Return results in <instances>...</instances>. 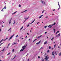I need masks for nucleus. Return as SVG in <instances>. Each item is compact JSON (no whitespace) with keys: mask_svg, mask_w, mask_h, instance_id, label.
Wrapping results in <instances>:
<instances>
[{"mask_svg":"<svg viewBox=\"0 0 61 61\" xmlns=\"http://www.w3.org/2000/svg\"><path fill=\"white\" fill-rule=\"evenodd\" d=\"M26 47V46H22V48H23V49H21V50L20 51V52H21V51H23L25 49V48Z\"/></svg>","mask_w":61,"mask_h":61,"instance_id":"1","label":"nucleus"},{"mask_svg":"<svg viewBox=\"0 0 61 61\" xmlns=\"http://www.w3.org/2000/svg\"><path fill=\"white\" fill-rule=\"evenodd\" d=\"M47 55L46 56L45 58V60H46V61L48 59V58H49V57Z\"/></svg>","mask_w":61,"mask_h":61,"instance_id":"2","label":"nucleus"},{"mask_svg":"<svg viewBox=\"0 0 61 61\" xmlns=\"http://www.w3.org/2000/svg\"><path fill=\"white\" fill-rule=\"evenodd\" d=\"M41 2H42L41 3L43 4V5H46V3L45 2H44V1H41Z\"/></svg>","mask_w":61,"mask_h":61,"instance_id":"3","label":"nucleus"},{"mask_svg":"<svg viewBox=\"0 0 61 61\" xmlns=\"http://www.w3.org/2000/svg\"><path fill=\"white\" fill-rule=\"evenodd\" d=\"M3 22V21L2 20H0V25H1Z\"/></svg>","mask_w":61,"mask_h":61,"instance_id":"4","label":"nucleus"},{"mask_svg":"<svg viewBox=\"0 0 61 61\" xmlns=\"http://www.w3.org/2000/svg\"><path fill=\"white\" fill-rule=\"evenodd\" d=\"M14 36V35H12L10 37V39H12V38L13 36Z\"/></svg>","mask_w":61,"mask_h":61,"instance_id":"5","label":"nucleus"},{"mask_svg":"<svg viewBox=\"0 0 61 61\" xmlns=\"http://www.w3.org/2000/svg\"><path fill=\"white\" fill-rule=\"evenodd\" d=\"M50 28H51L52 27V25H50L48 26V27H49Z\"/></svg>","mask_w":61,"mask_h":61,"instance_id":"6","label":"nucleus"},{"mask_svg":"<svg viewBox=\"0 0 61 61\" xmlns=\"http://www.w3.org/2000/svg\"><path fill=\"white\" fill-rule=\"evenodd\" d=\"M42 36V35H41L37 37H36L38 39V38H40V37H41V36Z\"/></svg>","mask_w":61,"mask_h":61,"instance_id":"7","label":"nucleus"},{"mask_svg":"<svg viewBox=\"0 0 61 61\" xmlns=\"http://www.w3.org/2000/svg\"><path fill=\"white\" fill-rule=\"evenodd\" d=\"M60 36V33H59L58 35H57L56 36Z\"/></svg>","mask_w":61,"mask_h":61,"instance_id":"8","label":"nucleus"},{"mask_svg":"<svg viewBox=\"0 0 61 61\" xmlns=\"http://www.w3.org/2000/svg\"><path fill=\"white\" fill-rule=\"evenodd\" d=\"M6 5H5V6L3 8V9H6Z\"/></svg>","mask_w":61,"mask_h":61,"instance_id":"9","label":"nucleus"},{"mask_svg":"<svg viewBox=\"0 0 61 61\" xmlns=\"http://www.w3.org/2000/svg\"><path fill=\"white\" fill-rule=\"evenodd\" d=\"M4 40V39H3L2 40H1V41L0 42V44H1V42Z\"/></svg>","mask_w":61,"mask_h":61,"instance_id":"10","label":"nucleus"},{"mask_svg":"<svg viewBox=\"0 0 61 61\" xmlns=\"http://www.w3.org/2000/svg\"><path fill=\"white\" fill-rule=\"evenodd\" d=\"M27 11V10H25L24 11L22 12L21 13H24V12H26V11Z\"/></svg>","mask_w":61,"mask_h":61,"instance_id":"11","label":"nucleus"},{"mask_svg":"<svg viewBox=\"0 0 61 61\" xmlns=\"http://www.w3.org/2000/svg\"><path fill=\"white\" fill-rule=\"evenodd\" d=\"M17 12V11H16V12H14V13H13L12 14V15H14V14H15V13H16Z\"/></svg>","mask_w":61,"mask_h":61,"instance_id":"12","label":"nucleus"},{"mask_svg":"<svg viewBox=\"0 0 61 61\" xmlns=\"http://www.w3.org/2000/svg\"><path fill=\"white\" fill-rule=\"evenodd\" d=\"M46 43H47V41H45V42L44 43V45H45V44H46Z\"/></svg>","mask_w":61,"mask_h":61,"instance_id":"13","label":"nucleus"},{"mask_svg":"<svg viewBox=\"0 0 61 61\" xmlns=\"http://www.w3.org/2000/svg\"><path fill=\"white\" fill-rule=\"evenodd\" d=\"M52 56H53L54 55H55L54 54V51H53L52 52Z\"/></svg>","mask_w":61,"mask_h":61,"instance_id":"14","label":"nucleus"},{"mask_svg":"<svg viewBox=\"0 0 61 61\" xmlns=\"http://www.w3.org/2000/svg\"><path fill=\"white\" fill-rule=\"evenodd\" d=\"M54 30V32L55 33V30H56V29H53Z\"/></svg>","mask_w":61,"mask_h":61,"instance_id":"15","label":"nucleus"},{"mask_svg":"<svg viewBox=\"0 0 61 61\" xmlns=\"http://www.w3.org/2000/svg\"><path fill=\"white\" fill-rule=\"evenodd\" d=\"M11 20L9 21V25H10V24L11 23Z\"/></svg>","mask_w":61,"mask_h":61,"instance_id":"16","label":"nucleus"},{"mask_svg":"<svg viewBox=\"0 0 61 61\" xmlns=\"http://www.w3.org/2000/svg\"><path fill=\"white\" fill-rule=\"evenodd\" d=\"M14 23H13V24H15V20H14Z\"/></svg>","mask_w":61,"mask_h":61,"instance_id":"17","label":"nucleus"},{"mask_svg":"<svg viewBox=\"0 0 61 61\" xmlns=\"http://www.w3.org/2000/svg\"><path fill=\"white\" fill-rule=\"evenodd\" d=\"M61 52H60V53H59V56H61Z\"/></svg>","mask_w":61,"mask_h":61,"instance_id":"18","label":"nucleus"},{"mask_svg":"<svg viewBox=\"0 0 61 61\" xmlns=\"http://www.w3.org/2000/svg\"><path fill=\"white\" fill-rule=\"evenodd\" d=\"M8 39V38H6L4 40V41H5L6 40V39Z\"/></svg>","mask_w":61,"mask_h":61,"instance_id":"19","label":"nucleus"},{"mask_svg":"<svg viewBox=\"0 0 61 61\" xmlns=\"http://www.w3.org/2000/svg\"><path fill=\"white\" fill-rule=\"evenodd\" d=\"M23 27L22 26V28H21L20 30V31H21V30H22V29H23Z\"/></svg>","mask_w":61,"mask_h":61,"instance_id":"20","label":"nucleus"},{"mask_svg":"<svg viewBox=\"0 0 61 61\" xmlns=\"http://www.w3.org/2000/svg\"><path fill=\"white\" fill-rule=\"evenodd\" d=\"M40 43V42H38V43H36V45H38Z\"/></svg>","mask_w":61,"mask_h":61,"instance_id":"21","label":"nucleus"},{"mask_svg":"<svg viewBox=\"0 0 61 61\" xmlns=\"http://www.w3.org/2000/svg\"><path fill=\"white\" fill-rule=\"evenodd\" d=\"M30 24V23L28 24V25L27 26V27H28V26H29Z\"/></svg>","mask_w":61,"mask_h":61,"instance_id":"22","label":"nucleus"},{"mask_svg":"<svg viewBox=\"0 0 61 61\" xmlns=\"http://www.w3.org/2000/svg\"><path fill=\"white\" fill-rule=\"evenodd\" d=\"M47 27V26H44V27L45 28H46V27Z\"/></svg>","mask_w":61,"mask_h":61,"instance_id":"23","label":"nucleus"},{"mask_svg":"<svg viewBox=\"0 0 61 61\" xmlns=\"http://www.w3.org/2000/svg\"><path fill=\"white\" fill-rule=\"evenodd\" d=\"M16 43L14 42V44H13V45H16Z\"/></svg>","mask_w":61,"mask_h":61,"instance_id":"24","label":"nucleus"},{"mask_svg":"<svg viewBox=\"0 0 61 61\" xmlns=\"http://www.w3.org/2000/svg\"><path fill=\"white\" fill-rule=\"evenodd\" d=\"M41 17H42L41 16L39 17V18H40H40H41Z\"/></svg>","mask_w":61,"mask_h":61,"instance_id":"25","label":"nucleus"},{"mask_svg":"<svg viewBox=\"0 0 61 61\" xmlns=\"http://www.w3.org/2000/svg\"><path fill=\"white\" fill-rule=\"evenodd\" d=\"M44 11H45V10H43L42 11V13L43 14V13H44Z\"/></svg>","mask_w":61,"mask_h":61,"instance_id":"26","label":"nucleus"},{"mask_svg":"<svg viewBox=\"0 0 61 61\" xmlns=\"http://www.w3.org/2000/svg\"><path fill=\"white\" fill-rule=\"evenodd\" d=\"M58 5H59V7H60V5H59V2H58Z\"/></svg>","mask_w":61,"mask_h":61,"instance_id":"27","label":"nucleus"},{"mask_svg":"<svg viewBox=\"0 0 61 61\" xmlns=\"http://www.w3.org/2000/svg\"><path fill=\"white\" fill-rule=\"evenodd\" d=\"M56 45L55 44L54 45V48H55V47H56Z\"/></svg>","mask_w":61,"mask_h":61,"instance_id":"28","label":"nucleus"},{"mask_svg":"<svg viewBox=\"0 0 61 61\" xmlns=\"http://www.w3.org/2000/svg\"><path fill=\"white\" fill-rule=\"evenodd\" d=\"M49 50H48L47 51V53H49Z\"/></svg>","mask_w":61,"mask_h":61,"instance_id":"29","label":"nucleus"},{"mask_svg":"<svg viewBox=\"0 0 61 61\" xmlns=\"http://www.w3.org/2000/svg\"><path fill=\"white\" fill-rule=\"evenodd\" d=\"M38 59H39L40 58V56H38Z\"/></svg>","mask_w":61,"mask_h":61,"instance_id":"30","label":"nucleus"},{"mask_svg":"<svg viewBox=\"0 0 61 61\" xmlns=\"http://www.w3.org/2000/svg\"><path fill=\"white\" fill-rule=\"evenodd\" d=\"M35 19L34 20H33V21H32V22L33 23V22L35 21Z\"/></svg>","mask_w":61,"mask_h":61,"instance_id":"31","label":"nucleus"},{"mask_svg":"<svg viewBox=\"0 0 61 61\" xmlns=\"http://www.w3.org/2000/svg\"><path fill=\"white\" fill-rule=\"evenodd\" d=\"M37 40V39H35L33 41V42H35V41L36 40Z\"/></svg>","mask_w":61,"mask_h":61,"instance_id":"32","label":"nucleus"},{"mask_svg":"<svg viewBox=\"0 0 61 61\" xmlns=\"http://www.w3.org/2000/svg\"><path fill=\"white\" fill-rule=\"evenodd\" d=\"M29 17V16H28V18H26V19L27 20V19H28V18Z\"/></svg>","mask_w":61,"mask_h":61,"instance_id":"33","label":"nucleus"},{"mask_svg":"<svg viewBox=\"0 0 61 61\" xmlns=\"http://www.w3.org/2000/svg\"><path fill=\"white\" fill-rule=\"evenodd\" d=\"M3 43H2L1 44H0V46H1V45H2V44H3Z\"/></svg>","mask_w":61,"mask_h":61,"instance_id":"34","label":"nucleus"},{"mask_svg":"<svg viewBox=\"0 0 61 61\" xmlns=\"http://www.w3.org/2000/svg\"><path fill=\"white\" fill-rule=\"evenodd\" d=\"M10 29H11V28H10L8 30V31H9Z\"/></svg>","mask_w":61,"mask_h":61,"instance_id":"35","label":"nucleus"},{"mask_svg":"<svg viewBox=\"0 0 61 61\" xmlns=\"http://www.w3.org/2000/svg\"><path fill=\"white\" fill-rule=\"evenodd\" d=\"M18 35H17V36H15V37H16V38L17 37H18Z\"/></svg>","mask_w":61,"mask_h":61,"instance_id":"36","label":"nucleus"},{"mask_svg":"<svg viewBox=\"0 0 61 61\" xmlns=\"http://www.w3.org/2000/svg\"><path fill=\"white\" fill-rule=\"evenodd\" d=\"M5 48L2 51H4V50H5Z\"/></svg>","mask_w":61,"mask_h":61,"instance_id":"37","label":"nucleus"},{"mask_svg":"<svg viewBox=\"0 0 61 61\" xmlns=\"http://www.w3.org/2000/svg\"><path fill=\"white\" fill-rule=\"evenodd\" d=\"M10 45V43L9 44H8V46H9V45Z\"/></svg>","mask_w":61,"mask_h":61,"instance_id":"38","label":"nucleus"},{"mask_svg":"<svg viewBox=\"0 0 61 61\" xmlns=\"http://www.w3.org/2000/svg\"><path fill=\"white\" fill-rule=\"evenodd\" d=\"M21 7V5H19V7Z\"/></svg>","mask_w":61,"mask_h":61,"instance_id":"39","label":"nucleus"},{"mask_svg":"<svg viewBox=\"0 0 61 61\" xmlns=\"http://www.w3.org/2000/svg\"><path fill=\"white\" fill-rule=\"evenodd\" d=\"M10 53H8L7 54V55H10Z\"/></svg>","mask_w":61,"mask_h":61,"instance_id":"40","label":"nucleus"},{"mask_svg":"<svg viewBox=\"0 0 61 61\" xmlns=\"http://www.w3.org/2000/svg\"><path fill=\"white\" fill-rule=\"evenodd\" d=\"M49 49H51V46H49Z\"/></svg>","mask_w":61,"mask_h":61,"instance_id":"41","label":"nucleus"},{"mask_svg":"<svg viewBox=\"0 0 61 61\" xmlns=\"http://www.w3.org/2000/svg\"><path fill=\"white\" fill-rule=\"evenodd\" d=\"M15 50L14 49H13L12 50V52H14V51Z\"/></svg>","mask_w":61,"mask_h":61,"instance_id":"42","label":"nucleus"},{"mask_svg":"<svg viewBox=\"0 0 61 61\" xmlns=\"http://www.w3.org/2000/svg\"><path fill=\"white\" fill-rule=\"evenodd\" d=\"M15 56H15V57L13 58V59H14V58H15Z\"/></svg>","mask_w":61,"mask_h":61,"instance_id":"43","label":"nucleus"},{"mask_svg":"<svg viewBox=\"0 0 61 61\" xmlns=\"http://www.w3.org/2000/svg\"><path fill=\"white\" fill-rule=\"evenodd\" d=\"M43 49V47H41V49Z\"/></svg>","mask_w":61,"mask_h":61,"instance_id":"44","label":"nucleus"},{"mask_svg":"<svg viewBox=\"0 0 61 61\" xmlns=\"http://www.w3.org/2000/svg\"><path fill=\"white\" fill-rule=\"evenodd\" d=\"M53 24L54 25H55L56 24V23L55 22H54Z\"/></svg>","mask_w":61,"mask_h":61,"instance_id":"45","label":"nucleus"},{"mask_svg":"<svg viewBox=\"0 0 61 61\" xmlns=\"http://www.w3.org/2000/svg\"><path fill=\"white\" fill-rule=\"evenodd\" d=\"M46 33H47V32H45V34H46Z\"/></svg>","mask_w":61,"mask_h":61,"instance_id":"46","label":"nucleus"},{"mask_svg":"<svg viewBox=\"0 0 61 61\" xmlns=\"http://www.w3.org/2000/svg\"><path fill=\"white\" fill-rule=\"evenodd\" d=\"M59 31H57V33H59Z\"/></svg>","mask_w":61,"mask_h":61,"instance_id":"47","label":"nucleus"},{"mask_svg":"<svg viewBox=\"0 0 61 61\" xmlns=\"http://www.w3.org/2000/svg\"><path fill=\"white\" fill-rule=\"evenodd\" d=\"M1 11H3V12H4V11H3V10L2 9L1 10Z\"/></svg>","mask_w":61,"mask_h":61,"instance_id":"48","label":"nucleus"},{"mask_svg":"<svg viewBox=\"0 0 61 61\" xmlns=\"http://www.w3.org/2000/svg\"><path fill=\"white\" fill-rule=\"evenodd\" d=\"M32 23H33V22L31 23H30L29 24H32Z\"/></svg>","mask_w":61,"mask_h":61,"instance_id":"49","label":"nucleus"},{"mask_svg":"<svg viewBox=\"0 0 61 61\" xmlns=\"http://www.w3.org/2000/svg\"><path fill=\"white\" fill-rule=\"evenodd\" d=\"M1 31V29H0V32Z\"/></svg>","mask_w":61,"mask_h":61,"instance_id":"50","label":"nucleus"},{"mask_svg":"<svg viewBox=\"0 0 61 61\" xmlns=\"http://www.w3.org/2000/svg\"><path fill=\"white\" fill-rule=\"evenodd\" d=\"M25 20H24V22H23V23H24V22H25Z\"/></svg>","mask_w":61,"mask_h":61,"instance_id":"51","label":"nucleus"},{"mask_svg":"<svg viewBox=\"0 0 61 61\" xmlns=\"http://www.w3.org/2000/svg\"><path fill=\"white\" fill-rule=\"evenodd\" d=\"M10 38H9V41H10Z\"/></svg>","mask_w":61,"mask_h":61,"instance_id":"52","label":"nucleus"},{"mask_svg":"<svg viewBox=\"0 0 61 61\" xmlns=\"http://www.w3.org/2000/svg\"><path fill=\"white\" fill-rule=\"evenodd\" d=\"M39 42H41V41H39Z\"/></svg>","mask_w":61,"mask_h":61,"instance_id":"53","label":"nucleus"},{"mask_svg":"<svg viewBox=\"0 0 61 61\" xmlns=\"http://www.w3.org/2000/svg\"><path fill=\"white\" fill-rule=\"evenodd\" d=\"M55 10V9H54L53 10V11H54Z\"/></svg>","mask_w":61,"mask_h":61,"instance_id":"54","label":"nucleus"},{"mask_svg":"<svg viewBox=\"0 0 61 61\" xmlns=\"http://www.w3.org/2000/svg\"><path fill=\"white\" fill-rule=\"evenodd\" d=\"M59 9H60V8H59L58 9V10H59Z\"/></svg>","mask_w":61,"mask_h":61,"instance_id":"55","label":"nucleus"},{"mask_svg":"<svg viewBox=\"0 0 61 61\" xmlns=\"http://www.w3.org/2000/svg\"><path fill=\"white\" fill-rule=\"evenodd\" d=\"M54 38L53 37V38H52V39H54Z\"/></svg>","mask_w":61,"mask_h":61,"instance_id":"56","label":"nucleus"},{"mask_svg":"<svg viewBox=\"0 0 61 61\" xmlns=\"http://www.w3.org/2000/svg\"><path fill=\"white\" fill-rule=\"evenodd\" d=\"M51 40H52V41H53V39H51Z\"/></svg>","mask_w":61,"mask_h":61,"instance_id":"57","label":"nucleus"},{"mask_svg":"<svg viewBox=\"0 0 61 61\" xmlns=\"http://www.w3.org/2000/svg\"><path fill=\"white\" fill-rule=\"evenodd\" d=\"M41 17H42V16H43V15H41Z\"/></svg>","mask_w":61,"mask_h":61,"instance_id":"58","label":"nucleus"},{"mask_svg":"<svg viewBox=\"0 0 61 61\" xmlns=\"http://www.w3.org/2000/svg\"><path fill=\"white\" fill-rule=\"evenodd\" d=\"M58 47V48H60V47L59 46Z\"/></svg>","mask_w":61,"mask_h":61,"instance_id":"59","label":"nucleus"},{"mask_svg":"<svg viewBox=\"0 0 61 61\" xmlns=\"http://www.w3.org/2000/svg\"><path fill=\"white\" fill-rule=\"evenodd\" d=\"M53 56H54V58L55 57V55H54Z\"/></svg>","mask_w":61,"mask_h":61,"instance_id":"60","label":"nucleus"},{"mask_svg":"<svg viewBox=\"0 0 61 61\" xmlns=\"http://www.w3.org/2000/svg\"><path fill=\"white\" fill-rule=\"evenodd\" d=\"M30 40V39H29L28 40L29 41V40Z\"/></svg>","mask_w":61,"mask_h":61,"instance_id":"61","label":"nucleus"},{"mask_svg":"<svg viewBox=\"0 0 61 61\" xmlns=\"http://www.w3.org/2000/svg\"><path fill=\"white\" fill-rule=\"evenodd\" d=\"M39 23V22H38V23H37V25H38V23Z\"/></svg>","mask_w":61,"mask_h":61,"instance_id":"62","label":"nucleus"},{"mask_svg":"<svg viewBox=\"0 0 61 61\" xmlns=\"http://www.w3.org/2000/svg\"><path fill=\"white\" fill-rule=\"evenodd\" d=\"M27 35H29V34H28V33H27Z\"/></svg>","mask_w":61,"mask_h":61,"instance_id":"63","label":"nucleus"},{"mask_svg":"<svg viewBox=\"0 0 61 61\" xmlns=\"http://www.w3.org/2000/svg\"><path fill=\"white\" fill-rule=\"evenodd\" d=\"M26 18H25L24 19H26Z\"/></svg>","mask_w":61,"mask_h":61,"instance_id":"64","label":"nucleus"}]
</instances>
